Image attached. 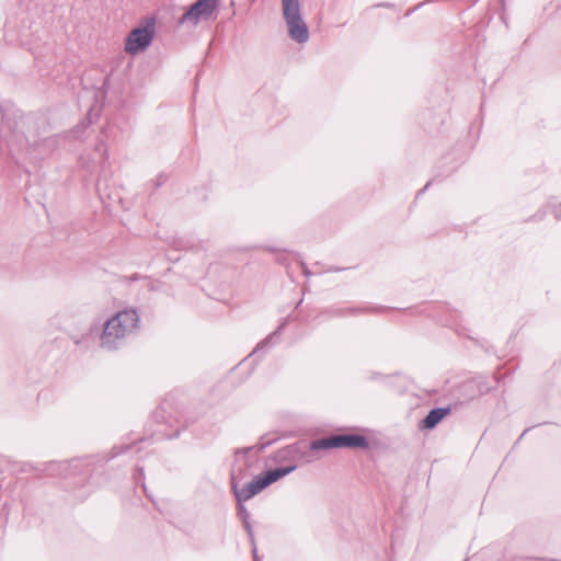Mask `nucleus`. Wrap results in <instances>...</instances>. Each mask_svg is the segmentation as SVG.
Segmentation results:
<instances>
[{"label": "nucleus", "instance_id": "nucleus-14", "mask_svg": "<svg viewBox=\"0 0 561 561\" xmlns=\"http://www.w3.org/2000/svg\"><path fill=\"white\" fill-rule=\"evenodd\" d=\"M274 335H275V333H274V334H272V335H270V336H268L266 340H264L263 342H261V343L256 346V348H255V351H254V352H257L259 350H261V348L265 347V346L270 343V341L273 339V336H274Z\"/></svg>", "mask_w": 561, "mask_h": 561}, {"label": "nucleus", "instance_id": "nucleus-6", "mask_svg": "<svg viewBox=\"0 0 561 561\" xmlns=\"http://www.w3.org/2000/svg\"><path fill=\"white\" fill-rule=\"evenodd\" d=\"M217 0H197L179 20L180 25L196 26L199 21L211 16L217 8Z\"/></svg>", "mask_w": 561, "mask_h": 561}, {"label": "nucleus", "instance_id": "nucleus-4", "mask_svg": "<svg viewBox=\"0 0 561 561\" xmlns=\"http://www.w3.org/2000/svg\"><path fill=\"white\" fill-rule=\"evenodd\" d=\"M154 37V24L150 22L141 27L134 28L125 39V51L137 55L146 50Z\"/></svg>", "mask_w": 561, "mask_h": 561}, {"label": "nucleus", "instance_id": "nucleus-2", "mask_svg": "<svg viewBox=\"0 0 561 561\" xmlns=\"http://www.w3.org/2000/svg\"><path fill=\"white\" fill-rule=\"evenodd\" d=\"M282 14L288 36L298 44L309 41V28L301 13L300 0H282Z\"/></svg>", "mask_w": 561, "mask_h": 561}, {"label": "nucleus", "instance_id": "nucleus-5", "mask_svg": "<svg viewBox=\"0 0 561 561\" xmlns=\"http://www.w3.org/2000/svg\"><path fill=\"white\" fill-rule=\"evenodd\" d=\"M108 159L107 146L103 137H98L79 156V163L83 169L93 170L103 167Z\"/></svg>", "mask_w": 561, "mask_h": 561}, {"label": "nucleus", "instance_id": "nucleus-7", "mask_svg": "<svg viewBox=\"0 0 561 561\" xmlns=\"http://www.w3.org/2000/svg\"><path fill=\"white\" fill-rule=\"evenodd\" d=\"M231 485L238 502L248 501L266 488L265 484H263L262 478L256 477L242 489H239L233 474L231 476Z\"/></svg>", "mask_w": 561, "mask_h": 561}, {"label": "nucleus", "instance_id": "nucleus-10", "mask_svg": "<svg viewBox=\"0 0 561 561\" xmlns=\"http://www.w3.org/2000/svg\"><path fill=\"white\" fill-rule=\"evenodd\" d=\"M85 129V125H82V126H77L75 129H72L70 133H69V137L75 139V140H81L83 139V130Z\"/></svg>", "mask_w": 561, "mask_h": 561}, {"label": "nucleus", "instance_id": "nucleus-8", "mask_svg": "<svg viewBox=\"0 0 561 561\" xmlns=\"http://www.w3.org/2000/svg\"><path fill=\"white\" fill-rule=\"evenodd\" d=\"M448 408H437L430 411V413L422 421V428H434L448 413Z\"/></svg>", "mask_w": 561, "mask_h": 561}, {"label": "nucleus", "instance_id": "nucleus-13", "mask_svg": "<svg viewBox=\"0 0 561 561\" xmlns=\"http://www.w3.org/2000/svg\"><path fill=\"white\" fill-rule=\"evenodd\" d=\"M243 524H244V527H245V529H247V531L249 534V537H250L251 541L254 542L253 531H252V527L250 525L249 519L243 520Z\"/></svg>", "mask_w": 561, "mask_h": 561}, {"label": "nucleus", "instance_id": "nucleus-1", "mask_svg": "<svg viewBox=\"0 0 561 561\" xmlns=\"http://www.w3.org/2000/svg\"><path fill=\"white\" fill-rule=\"evenodd\" d=\"M139 322L136 309L127 308L117 311L103 324L100 347L110 352L119 350L126 340L138 330Z\"/></svg>", "mask_w": 561, "mask_h": 561}, {"label": "nucleus", "instance_id": "nucleus-9", "mask_svg": "<svg viewBox=\"0 0 561 561\" xmlns=\"http://www.w3.org/2000/svg\"><path fill=\"white\" fill-rule=\"evenodd\" d=\"M295 469H296V466H289V467H283V468H276L273 470H268L264 476L261 477L263 480V484H265V486H268L273 482H276L280 478L293 472Z\"/></svg>", "mask_w": 561, "mask_h": 561}, {"label": "nucleus", "instance_id": "nucleus-11", "mask_svg": "<svg viewBox=\"0 0 561 561\" xmlns=\"http://www.w3.org/2000/svg\"><path fill=\"white\" fill-rule=\"evenodd\" d=\"M67 468L68 463L56 462L50 465L49 470L51 473H54L55 471L57 473H62L64 471H66Z\"/></svg>", "mask_w": 561, "mask_h": 561}, {"label": "nucleus", "instance_id": "nucleus-12", "mask_svg": "<svg viewBox=\"0 0 561 561\" xmlns=\"http://www.w3.org/2000/svg\"><path fill=\"white\" fill-rule=\"evenodd\" d=\"M238 512H239V515L241 516L242 520L249 519V512L245 508V506L242 504V502H238Z\"/></svg>", "mask_w": 561, "mask_h": 561}, {"label": "nucleus", "instance_id": "nucleus-3", "mask_svg": "<svg viewBox=\"0 0 561 561\" xmlns=\"http://www.w3.org/2000/svg\"><path fill=\"white\" fill-rule=\"evenodd\" d=\"M367 448L368 442L365 436L348 434L333 435L311 442V450H325L330 448Z\"/></svg>", "mask_w": 561, "mask_h": 561}]
</instances>
